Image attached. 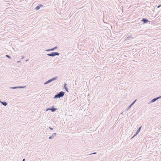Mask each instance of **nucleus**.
I'll list each match as a JSON object with an SVG mask.
<instances>
[{"label":"nucleus","instance_id":"4468645a","mask_svg":"<svg viewBox=\"0 0 161 161\" xmlns=\"http://www.w3.org/2000/svg\"><path fill=\"white\" fill-rule=\"evenodd\" d=\"M54 50V48H53L50 49L49 50Z\"/></svg>","mask_w":161,"mask_h":161},{"label":"nucleus","instance_id":"f3484780","mask_svg":"<svg viewBox=\"0 0 161 161\" xmlns=\"http://www.w3.org/2000/svg\"><path fill=\"white\" fill-rule=\"evenodd\" d=\"M18 87H14L13 88H18Z\"/></svg>","mask_w":161,"mask_h":161},{"label":"nucleus","instance_id":"1a4fd4ad","mask_svg":"<svg viewBox=\"0 0 161 161\" xmlns=\"http://www.w3.org/2000/svg\"><path fill=\"white\" fill-rule=\"evenodd\" d=\"M64 87L65 88V89L68 92V91L67 90V87L66 86V84H65L64 86Z\"/></svg>","mask_w":161,"mask_h":161},{"label":"nucleus","instance_id":"f257e3e1","mask_svg":"<svg viewBox=\"0 0 161 161\" xmlns=\"http://www.w3.org/2000/svg\"><path fill=\"white\" fill-rule=\"evenodd\" d=\"M64 95V93L62 92H60L58 94L55 96L54 98L60 97H63Z\"/></svg>","mask_w":161,"mask_h":161},{"label":"nucleus","instance_id":"6e6552de","mask_svg":"<svg viewBox=\"0 0 161 161\" xmlns=\"http://www.w3.org/2000/svg\"><path fill=\"white\" fill-rule=\"evenodd\" d=\"M2 103L4 106H6L7 105V103L6 102H2Z\"/></svg>","mask_w":161,"mask_h":161},{"label":"nucleus","instance_id":"f03ea898","mask_svg":"<svg viewBox=\"0 0 161 161\" xmlns=\"http://www.w3.org/2000/svg\"><path fill=\"white\" fill-rule=\"evenodd\" d=\"M59 54L58 53H53V52L50 54H48L47 55L50 56H54L56 55H58Z\"/></svg>","mask_w":161,"mask_h":161},{"label":"nucleus","instance_id":"7ed1b4c3","mask_svg":"<svg viewBox=\"0 0 161 161\" xmlns=\"http://www.w3.org/2000/svg\"><path fill=\"white\" fill-rule=\"evenodd\" d=\"M141 127H140L138 130L136 132V134L133 137L137 135L140 131L141 129Z\"/></svg>","mask_w":161,"mask_h":161},{"label":"nucleus","instance_id":"2eb2a0df","mask_svg":"<svg viewBox=\"0 0 161 161\" xmlns=\"http://www.w3.org/2000/svg\"><path fill=\"white\" fill-rule=\"evenodd\" d=\"M161 6V5H160L159 6H158V8H159V7H160Z\"/></svg>","mask_w":161,"mask_h":161},{"label":"nucleus","instance_id":"dca6fc26","mask_svg":"<svg viewBox=\"0 0 161 161\" xmlns=\"http://www.w3.org/2000/svg\"><path fill=\"white\" fill-rule=\"evenodd\" d=\"M52 136H50V137H49V138L50 139H51V138H52Z\"/></svg>","mask_w":161,"mask_h":161},{"label":"nucleus","instance_id":"0eeeda50","mask_svg":"<svg viewBox=\"0 0 161 161\" xmlns=\"http://www.w3.org/2000/svg\"><path fill=\"white\" fill-rule=\"evenodd\" d=\"M159 98V97H157V98H154L152 100V102H154L157 99H158V98Z\"/></svg>","mask_w":161,"mask_h":161},{"label":"nucleus","instance_id":"a211bd4d","mask_svg":"<svg viewBox=\"0 0 161 161\" xmlns=\"http://www.w3.org/2000/svg\"><path fill=\"white\" fill-rule=\"evenodd\" d=\"M50 128V129H51V130H52V129H52V128Z\"/></svg>","mask_w":161,"mask_h":161},{"label":"nucleus","instance_id":"9b49d317","mask_svg":"<svg viewBox=\"0 0 161 161\" xmlns=\"http://www.w3.org/2000/svg\"><path fill=\"white\" fill-rule=\"evenodd\" d=\"M6 57H8L9 58H10V57L9 55H6Z\"/></svg>","mask_w":161,"mask_h":161},{"label":"nucleus","instance_id":"6ab92c4d","mask_svg":"<svg viewBox=\"0 0 161 161\" xmlns=\"http://www.w3.org/2000/svg\"><path fill=\"white\" fill-rule=\"evenodd\" d=\"M25 160V159H23V161H24Z\"/></svg>","mask_w":161,"mask_h":161},{"label":"nucleus","instance_id":"ddd939ff","mask_svg":"<svg viewBox=\"0 0 161 161\" xmlns=\"http://www.w3.org/2000/svg\"><path fill=\"white\" fill-rule=\"evenodd\" d=\"M52 80H48V82H51Z\"/></svg>","mask_w":161,"mask_h":161},{"label":"nucleus","instance_id":"20e7f679","mask_svg":"<svg viewBox=\"0 0 161 161\" xmlns=\"http://www.w3.org/2000/svg\"><path fill=\"white\" fill-rule=\"evenodd\" d=\"M42 6H43V5H39L37 6L36 8V10H38L39 9H40V7H42Z\"/></svg>","mask_w":161,"mask_h":161},{"label":"nucleus","instance_id":"39448f33","mask_svg":"<svg viewBox=\"0 0 161 161\" xmlns=\"http://www.w3.org/2000/svg\"><path fill=\"white\" fill-rule=\"evenodd\" d=\"M142 21H143L144 23H146L148 21L147 19H145L143 18L142 20Z\"/></svg>","mask_w":161,"mask_h":161},{"label":"nucleus","instance_id":"9d476101","mask_svg":"<svg viewBox=\"0 0 161 161\" xmlns=\"http://www.w3.org/2000/svg\"><path fill=\"white\" fill-rule=\"evenodd\" d=\"M135 101L132 104H131L130 105V107H131L134 103H135V101Z\"/></svg>","mask_w":161,"mask_h":161},{"label":"nucleus","instance_id":"423d86ee","mask_svg":"<svg viewBox=\"0 0 161 161\" xmlns=\"http://www.w3.org/2000/svg\"><path fill=\"white\" fill-rule=\"evenodd\" d=\"M49 109L51 110L52 112H54L56 109L52 108H50Z\"/></svg>","mask_w":161,"mask_h":161},{"label":"nucleus","instance_id":"f8f14e48","mask_svg":"<svg viewBox=\"0 0 161 161\" xmlns=\"http://www.w3.org/2000/svg\"><path fill=\"white\" fill-rule=\"evenodd\" d=\"M49 83V82H48V81H47L46 82H45V84H47V83Z\"/></svg>","mask_w":161,"mask_h":161}]
</instances>
